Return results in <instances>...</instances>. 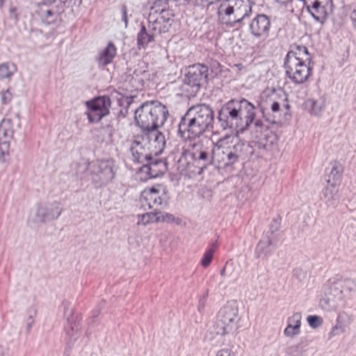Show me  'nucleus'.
Segmentation results:
<instances>
[{
	"instance_id": "1",
	"label": "nucleus",
	"mask_w": 356,
	"mask_h": 356,
	"mask_svg": "<svg viewBox=\"0 0 356 356\" xmlns=\"http://www.w3.org/2000/svg\"><path fill=\"white\" fill-rule=\"evenodd\" d=\"M256 107L242 97L232 99L218 111L217 121L223 131L243 133L255 120Z\"/></svg>"
},
{
	"instance_id": "2",
	"label": "nucleus",
	"mask_w": 356,
	"mask_h": 356,
	"mask_svg": "<svg viewBox=\"0 0 356 356\" xmlns=\"http://www.w3.org/2000/svg\"><path fill=\"white\" fill-rule=\"evenodd\" d=\"M214 111L208 104L191 106L181 117L178 125V135L184 140L199 138L213 129Z\"/></svg>"
},
{
	"instance_id": "3",
	"label": "nucleus",
	"mask_w": 356,
	"mask_h": 356,
	"mask_svg": "<svg viewBox=\"0 0 356 356\" xmlns=\"http://www.w3.org/2000/svg\"><path fill=\"white\" fill-rule=\"evenodd\" d=\"M165 106L159 101L145 102L135 111V121L143 133L157 129L164 124L168 116Z\"/></svg>"
},
{
	"instance_id": "4",
	"label": "nucleus",
	"mask_w": 356,
	"mask_h": 356,
	"mask_svg": "<svg viewBox=\"0 0 356 356\" xmlns=\"http://www.w3.org/2000/svg\"><path fill=\"white\" fill-rule=\"evenodd\" d=\"M254 4L251 0H223L218 10V19L230 27L240 26L252 13Z\"/></svg>"
},
{
	"instance_id": "5",
	"label": "nucleus",
	"mask_w": 356,
	"mask_h": 356,
	"mask_svg": "<svg viewBox=\"0 0 356 356\" xmlns=\"http://www.w3.org/2000/svg\"><path fill=\"white\" fill-rule=\"evenodd\" d=\"M209 67L204 64L195 63L186 69L183 83L180 87L182 94L188 98L194 97L208 81Z\"/></svg>"
},
{
	"instance_id": "6",
	"label": "nucleus",
	"mask_w": 356,
	"mask_h": 356,
	"mask_svg": "<svg viewBox=\"0 0 356 356\" xmlns=\"http://www.w3.org/2000/svg\"><path fill=\"white\" fill-rule=\"evenodd\" d=\"M228 138V135H226L219 139L216 143L209 140L191 143L193 165L198 168L199 174L213 164L216 147L220 149L221 147L220 143Z\"/></svg>"
},
{
	"instance_id": "7",
	"label": "nucleus",
	"mask_w": 356,
	"mask_h": 356,
	"mask_svg": "<svg viewBox=\"0 0 356 356\" xmlns=\"http://www.w3.org/2000/svg\"><path fill=\"white\" fill-rule=\"evenodd\" d=\"M88 170L92 184L95 188H102L115 179L118 166L113 159H103L90 163Z\"/></svg>"
},
{
	"instance_id": "8",
	"label": "nucleus",
	"mask_w": 356,
	"mask_h": 356,
	"mask_svg": "<svg viewBox=\"0 0 356 356\" xmlns=\"http://www.w3.org/2000/svg\"><path fill=\"white\" fill-rule=\"evenodd\" d=\"M238 308L235 300L228 301L218 312L216 321V334L224 335L236 327L239 321Z\"/></svg>"
},
{
	"instance_id": "9",
	"label": "nucleus",
	"mask_w": 356,
	"mask_h": 356,
	"mask_svg": "<svg viewBox=\"0 0 356 356\" xmlns=\"http://www.w3.org/2000/svg\"><path fill=\"white\" fill-rule=\"evenodd\" d=\"M111 101L108 96L102 95L94 97L86 102L88 111L86 113L90 123L99 122L110 113Z\"/></svg>"
},
{
	"instance_id": "10",
	"label": "nucleus",
	"mask_w": 356,
	"mask_h": 356,
	"mask_svg": "<svg viewBox=\"0 0 356 356\" xmlns=\"http://www.w3.org/2000/svg\"><path fill=\"white\" fill-rule=\"evenodd\" d=\"M172 10L156 9L150 12L147 19V28L156 34L161 35L169 31L173 22Z\"/></svg>"
},
{
	"instance_id": "11",
	"label": "nucleus",
	"mask_w": 356,
	"mask_h": 356,
	"mask_svg": "<svg viewBox=\"0 0 356 356\" xmlns=\"http://www.w3.org/2000/svg\"><path fill=\"white\" fill-rule=\"evenodd\" d=\"M339 284L332 283L325 290L319 302V305L323 310H336L343 302L345 296L339 287Z\"/></svg>"
},
{
	"instance_id": "12",
	"label": "nucleus",
	"mask_w": 356,
	"mask_h": 356,
	"mask_svg": "<svg viewBox=\"0 0 356 356\" xmlns=\"http://www.w3.org/2000/svg\"><path fill=\"white\" fill-rule=\"evenodd\" d=\"M63 211L61 204L58 201L40 204L36 209L34 220L42 223L55 220L58 218Z\"/></svg>"
},
{
	"instance_id": "13",
	"label": "nucleus",
	"mask_w": 356,
	"mask_h": 356,
	"mask_svg": "<svg viewBox=\"0 0 356 356\" xmlns=\"http://www.w3.org/2000/svg\"><path fill=\"white\" fill-rule=\"evenodd\" d=\"M165 191V187L161 184L153 186L151 188H146L140 195V201L142 207L145 208L147 206L150 209H153L155 205H162L163 199L161 197V193L164 194Z\"/></svg>"
},
{
	"instance_id": "14",
	"label": "nucleus",
	"mask_w": 356,
	"mask_h": 356,
	"mask_svg": "<svg viewBox=\"0 0 356 356\" xmlns=\"http://www.w3.org/2000/svg\"><path fill=\"white\" fill-rule=\"evenodd\" d=\"M13 122L10 118H5L0 122V154H8L10 141L14 136Z\"/></svg>"
},
{
	"instance_id": "15",
	"label": "nucleus",
	"mask_w": 356,
	"mask_h": 356,
	"mask_svg": "<svg viewBox=\"0 0 356 356\" xmlns=\"http://www.w3.org/2000/svg\"><path fill=\"white\" fill-rule=\"evenodd\" d=\"M270 27L269 17L264 14H258L249 25L250 33L257 38H266Z\"/></svg>"
},
{
	"instance_id": "16",
	"label": "nucleus",
	"mask_w": 356,
	"mask_h": 356,
	"mask_svg": "<svg viewBox=\"0 0 356 356\" xmlns=\"http://www.w3.org/2000/svg\"><path fill=\"white\" fill-rule=\"evenodd\" d=\"M167 168V163L165 160L152 154L150 159L141 167L140 171L147 174V178H155L163 175Z\"/></svg>"
},
{
	"instance_id": "17",
	"label": "nucleus",
	"mask_w": 356,
	"mask_h": 356,
	"mask_svg": "<svg viewBox=\"0 0 356 356\" xmlns=\"http://www.w3.org/2000/svg\"><path fill=\"white\" fill-rule=\"evenodd\" d=\"M148 139L149 149L154 156L160 155L165 146V138L163 133L157 129L143 132Z\"/></svg>"
},
{
	"instance_id": "18",
	"label": "nucleus",
	"mask_w": 356,
	"mask_h": 356,
	"mask_svg": "<svg viewBox=\"0 0 356 356\" xmlns=\"http://www.w3.org/2000/svg\"><path fill=\"white\" fill-rule=\"evenodd\" d=\"M129 151L131 154V160L135 163L144 164L146 163L147 160L150 159L152 152L149 147H146L145 145H143L138 140H134Z\"/></svg>"
},
{
	"instance_id": "19",
	"label": "nucleus",
	"mask_w": 356,
	"mask_h": 356,
	"mask_svg": "<svg viewBox=\"0 0 356 356\" xmlns=\"http://www.w3.org/2000/svg\"><path fill=\"white\" fill-rule=\"evenodd\" d=\"M276 243L277 241L273 238L263 236L255 248V257L267 259L276 248Z\"/></svg>"
},
{
	"instance_id": "20",
	"label": "nucleus",
	"mask_w": 356,
	"mask_h": 356,
	"mask_svg": "<svg viewBox=\"0 0 356 356\" xmlns=\"http://www.w3.org/2000/svg\"><path fill=\"white\" fill-rule=\"evenodd\" d=\"M343 174V166L337 161L330 162L325 168V176L327 184H339Z\"/></svg>"
},
{
	"instance_id": "21",
	"label": "nucleus",
	"mask_w": 356,
	"mask_h": 356,
	"mask_svg": "<svg viewBox=\"0 0 356 356\" xmlns=\"http://www.w3.org/2000/svg\"><path fill=\"white\" fill-rule=\"evenodd\" d=\"M64 316L66 318L67 325L70 327L69 329L67 328L66 334L69 336L70 340L74 342L79 337V318L78 316L74 317L72 309H70L67 306H65Z\"/></svg>"
},
{
	"instance_id": "22",
	"label": "nucleus",
	"mask_w": 356,
	"mask_h": 356,
	"mask_svg": "<svg viewBox=\"0 0 356 356\" xmlns=\"http://www.w3.org/2000/svg\"><path fill=\"white\" fill-rule=\"evenodd\" d=\"M117 54V48L113 42H109L106 47L100 51L95 58L99 67H104L113 63Z\"/></svg>"
},
{
	"instance_id": "23",
	"label": "nucleus",
	"mask_w": 356,
	"mask_h": 356,
	"mask_svg": "<svg viewBox=\"0 0 356 356\" xmlns=\"http://www.w3.org/2000/svg\"><path fill=\"white\" fill-rule=\"evenodd\" d=\"M140 31L137 33L136 44L138 49H145L149 43L155 41L157 35L154 31L149 29L143 23L140 24Z\"/></svg>"
},
{
	"instance_id": "24",
	"label": "nucleus",
	"mask_w": 356,
	"mask_h": 356,
	"mask_svg": "<svg viewBox=\"0 0 356 356\" xmlns=\"http://www.w3.org/2000/svg\"><path fill=\"white\" fill-rule=\"evenodd\" d=\"M300 53H294L293 51H289L284 63L285 73L287 76H291L293 72L300 65L305 63L302 58H298Z\"/></svg>"
},
{
	"instance_id": "25",
	"label": "nucleus",
	"mask_w": 356,
	"mask_h": 356,
	"mask_svg": "<svg viewBox=\"0 0 356 356\" xmlns=\"http://www.w3.org/2000/svg\"><path fill=\"white\" fill-rule=\"evenodd\" d=\"M332 4V0H315L313 2V18L323 24L327 18L325 7Z\"/></svg>"
},
{
	"instance_id": "26",
	"label": "nucleus",
	"mask_w": 356,
	"mask_h": 356,
	"mask_svg": "<svg viewBox=\"0 0 356 356\" xmlns=\"http://www.w3.org/2000/svg\"><path fill=\"white\" fill-rule=\"evenodd\" d=\"M301 318L302 316L300 313H295L288 318V325L284 331L286 337H292L299 334Z\"/></svg>"
},
{
	"instance_id": "27",
	"label": "nucleus",
	"mask_w": 356,
	"mask_h": 356,
	"mask_svg": "<svg viewBox=\"0 0 356 356\" xmlns=\"http://www.w3.org/2000/svg\"><path fill=\"white\" fill-rule=\"evenodd\" d=\"M327 185L323 191L325 202L328 206L335 207L339 202L338 195L339 184H327Z\"/></svg>"
},
{
	"instance_id": "28",
	"label": "nucleus",
	"mask_w": 356,
	"mask_h": 356,
	"mask_svg": "<svg viewBox=\"0 0 356 356\" xmlns=\"http://www.w3.org/2000/svg\"><path fill=\"white\" fill-rule=\"evenodd\" d=\"M177 163L179 168L181 170H187L191 165H193L191 143L187 146L185 145L181 147Z\"/></svg>"
},
{
	"instance_id": "29",
	"label": "nucleus",
	"mask_w": 356,
	"mask_h": 356,
	"mask_svg": "<svg viewBox=\"0 0 356 356\" xmlns=\"http://www.w3.org/2000/svg\"><path fill=\"white\" fill-rule=\"evenodd\" d=\"M310 70V67L303 63L293 72L291 76L288 77L295 83H302L309 76Z\"/></svg>"
},
{
	"instance_id": "30",
	"label": "nucleus",
	"mask_w": 356,
	"mask_h": 356,
	"mask_svg": "<svg viewBox=\"0 0 356 356\" xmlns=\"http://www.w3.org/2000/svg\"><path fill=\"white\" fill-rule=\"evenodd\" d=\"M64 11L63 6L59 5L56 6H44L40 8V13L42 17L48 19L53 17H56Z\"/></svg>"
},
{
	"instance_id": "31",
	"label": "nucleus",
	"mask_w": 356,
	"mask_h": 356,
	"mask_svg": "<svg viewBox=\"0 0 356 356\" xmlns=\"http://www.w3.org/2000/svg\"><path fill=\"white\" fill-rule=\"evenodd\" d=\"M159 216H161V211L148 212L143 214L138 215V224L146 225L149 223L159 222Z\"/></svg>"
},
{
	"instance_id": "32",
	"label": "nucleus",
	"mask_w": 356,
	"mask_h": 356,
	"mask_svg": "<svg viewBox=\"0 0 356 356\" xmlns=\"http://www.w3.org/2000/svg\"><path fill=\"white\" fill-rule=\"evenodd\" d=\"M222 149V161L224 163V165L225 167L232 166L235 163H238L239 161V159L237 157L236 155H234L232 152V151H229V149L225 147H220Z\"/></svg>"
},
{
	"instance_id": "33",
	"label": "nucleus",
	"mask_w": 356,
	"mask_h": 356,
	"mask_svg": "<svg viewBox=\"0 0 356 356\" xmlns=\"http://www.w3.org/2000/svg\"><path fill=\"white\" fill-rule=\"evenodd\" d=\"M333 283H340L339 287L344 292H348L349 293L356 292V282L354 280L350 278H344L338 280Z\"/></svg>"
},
{
	"instance_id": "34",
	"label": "nucleus",
	"mask_w": 356,
	"mask_h": 356,
	"mask_svg": "<svg viewBox=\"0 0 356 356\" xmlns=\"http://www.w3.org/2000/svg\"><path fill=\"white\" fill-rule=\"evenodd\" d=\"M217 248V243H213L211 247L207 249L203 254L200 264L204 268L208 267L213 257V254Z\"/></svg>"
},
{
	"instance_id": "35",
	"label": "nucleus",
	"mask_w": 356,
	"mask_h": 356,
	"mask_svg": "<svg viewBox=\"0 0 356 356\" xmlns=\"http://www.w3.org/2000/svg\"><path fill=\"white\" fill-rule=\"evenodd\" d=\"M280 229V222L273 219L269 225V229L264 234V236H268V238H273L274 241H277V234H276Z\"/></svg>"
},
{
	"instance_id": "36",
	"label": "nucleus",
	"mask_w": 356,
	"mask_h": 356,
	"mask_svg": "<svg viewBox=\"0 0 356 356\" xmlns=\"http://www.w3.org/2000/svg\"><path fill=\"white\" fill-rule=\"evenodd\" d=\"M134 99V97L132 96H126L122 97L118 99L119 105L124 106V110H121L120 111V115H122L123 118H125L128 113V108L130 105L132 104Z\"/></svg>"
},
{
	"instance_id": "37",
	"label": "nucleus",
	"mask_w": 356,
	"mask_h": 356,
	"mask_svg": "<svg viewBox=\"0 0 356 356\" xmlns=\"http://www.w3.org/2000/svg\"><path fill=\"white\" fill-rule=\"evenodd\" d=\"M245 147V144L242 140L237 141L234 145L226 147L229 151H232L234 155H236L240 159L243 153V149Z\"/></svg>"
},
{
	"instance_id": "38",
	"label": "nucleus",
	"mask_w": 356,
	"mask_h": 356,
	"mask_svg": "<svg viewBox=\"0 0 356 356\" xmlns=\"http://www.w3.org/2000/svg\"><path fill=\"white\" fill-rule=\"evenodd\" d=\"M341 315H339L337 319V324L332 327L330 332V337L341 334L345 332V325L341 321Z\"/></svg>"
},
{
	"instance_id": "39",
	"label": "nucleus",
	"mask_w": 356,
	"mask_h": 356,
	"mask_svg": "<svg viewBox=\"0 0 356 356\" xmlns=\"http://www.w3.org/2000/svg\"><path fill=\"white\" fill-rule=\"evenodd\" d=\"M145 68V66L144 64L143 66H138L133 72V76H136V78H138L139 81L143 82L145 79H149L148 76H149V74Z\"/></svg>"
},
{
	"instance_id": "40",
	"label": "nucleus",
	"mask_w": 356,
	"mask_h": 356,
	"mask_svg": "<svg viewBox=\"0 0 356 356\" xmlns=\"http://www.w3.org/2000/svg\"><path fill=\"white\" fill-rule=\"evenodd\" d=\"M168 0H156L151 8V12H155L156 9L170 10L168 8Z\"/></svg>"
},
{
	"instance_id": "41",
	"label": "nucleus",
	"mask_w": 356,
	"mask_h": 356,
	"mask_svg": "<svg viewBox=\"0 0 356 356\" xmlns=\"http://www.w3.org/2000/svg\"><path fill=\"white\" fill-rule=\"evenodd\" d=\"M13 75V72L9 70V64L4 63L0 65V79L9 78Z\"/></svg>"
},
{
	"instance_id": "42",
	"label": "nucleus",
	"mask_w": 356,
	"mask_h": 356,
	"mask_svg": "<svg viewBox=\"0 0 356 356\" xmlns=\"http://www.w3.org/2000/svg\"><path fill=\"white\" fill-rule=\"evenodd\" d=\"M289 51H293L294 53H300V54L298 55V58H302L301 56L302 55L307 56L309 55L308 49L305 46L301 45H295V46H291V49Z\"/></svg>"
},
{
	"instance_id": "43",
	"label": "nucleus",
	"mask_w": 356,
	"mask_h": 356,
	"mask_svg": "<svg viewBox=\"0 0 356 356\" xmlns=\"http://www.w3.org/2000/svg\"><path fill=\"white\" fill-rule=\"evenodd\" d=\"M13 99V95L9 90H3L1 92V101L3 104H9Z\"/></svg>"
},
{
	"instance_id": "44",
	"label": "nucleus",
	"mask_w": 356,
	"mask_h": 356,
	"mask_svg": "<svg viewBox=\"0 0 356 356\" xmlns=\"http://www.w3.org/2000/svg\"><path fill=\"white\" fill-rule=\"evenodd\" d=\"M208 295H209V291L207 290L203 293L202 296L199 299L197 309L200 312H202V310H204L205 305H206Z\"/></svg>"
},
{
	"instance_id": "45",
	"label": "nucleus",
	"mask_w": 356,
	"mask_h": 356,
	"mask_svg": "<svg viewBox=\"0 0 356 356\" xmlns=\"http://www.w3.org/2000/svg\"><path fill=\"white\" fill-rule=\"evenodd\" d=\"M121 15H122V21L124 23L125 28L128 26L129 22V16L127 13V8L126 5H122L121 7Z\"/></svg>"
},
{
	"instance_id": "46",
	"label": "nucleus",
	"mask_w": 356,
	"mask_h": 356,
	"mask_svg": "<svg viewBox=\"0 0 356 356\" xmlns=\"http://www.w3.org/2000/svg\"><path fill=\"white\" fill-rule=\"evenodd\" d=\"M159 222H170L175 220V217L172 214L168 213L163 214L161 212V216H159Z\"/></svg>"
},
{
	"instance_id": "47",
	"label": "nucleus",
	"mask_w": 356,
	"mask_h": 356,
	"mask_svg": "<svg viewBox=\"0 0 356 356\" xmlns=\"http://www.w3.org/2000/svg\"><path fill=\"white\" fill-rule=\"evenodd\" d=\"M323 323V318L316 315H313V328H316L321 326Z\"/></svg>"
},
{
	"instance_id": "48",
	"label": "nucleus",
	"mask_w": 356,
	"mask_h": 356,
	"mask_svg": "<svg viewBox=\"0 0 356 356\" xmlns=\"http://www.w3.org/2000/svg\"><path fill=\"white\" fill-rule=\"evenodd\" d=\"M216 356H235V355L231 350L224 348L219 350Z\"/></svg>"
},
{
	"instance_id": "49",
	"label": "nucleus",
	"mask_w": 356,
	"mask_h": 356,
	"mask_svg": "<svg viewBox=\"0 0 356 356\" xmlns=\"http://www.w3.org/2000/svg\"><path fill=\"white\" fill-rule=\"evenodd\" d=\"M212 3H213V1H209V0H195V4L197 6H207V7H209Z\"/></svg>"
},
{
	"instance_id": "50",
	"label": "nucleus",
	"mask_w": 356,
	"mask_h": 356,
	"mask_svg": "<svg viewBox=\"0 0 356 356\" xmlns=\"http://www.w3.org/2000/svg\"><path fill=\"white\" fill-rule=\"evenodd\" d=\"M270 109L272 112L277 113L280 110V104L277 102H273L271 104Z\"/></svg>"
},
{
	"instance_id": "51",
	"label": "nucleus",
	"mask_w": 356,
	"mask_h": 356,
	"mask_svg": "<svg viewBox=\"0 0 356 356\" xmlns=\"http://www.w3.org/2000/svg\"><path fill=\"white\" fill-rule=\"evenodd\" d=\"M58 3V0H42L44 6H51L53 3Z\"/></svg>"
},
{
	"instance_id": "52",
	"label": "nucleus",
	"mask_w": 356,
	"mask_h": 356,
	"mask_svg": "<svg viewBox=\"0 0 356 356\" xmlns=\"http://www.w3.org/2000/svg\"><path fill=\"white\" fill-rule=\"evenodd\" d=\"M350 18L353 21V25L356 29V10L352 11L350 14Z\"/></svg>"
},
{
	"instance_id": "53",
	"label": "nucleus",
	"mask_w": 356,
	"mask_h": 356,
	"mask_svg": "<svg viewBox=\"0 0 356 356\" xmlns=\"http://www.w3.org/2000/svg\"><path fill=\"white\" fill-rule=\"evenodd\" d=\"M253 122H254V125L255 127L259 128L261 129H263L264 123H263V122L261 120H256L254 122L253 121Z\"/></svg>"
},
{
	"instance_id": "54",
	"label": "nucleus",
	"mask_w": 356,
	"mask_h": 356,
	"mask_svg": "<svg viewBox=\"0 0 356 356\" xmlns=\"http://www.w3.org/2000/svg\"><path fill=\"white\" fill-rule=\"evenodd\" d=\"M284 96H285V98H284L285 102L283 104V106L286 110V111H289L291 106H290L289 104L288 103L287 95L286 94H284Z\"/></svg>"
},
{
	"instance_id": "55",
	"label": "nucleus",
	"mask_w": 356,
	"mask_h": 356,
	"mask_svg": "<svg viewBox=\"0 0 356 356\" xmlns=\"http://www.w3.org/2000/svg\"><path fill=\"white\" fill-rule=\"evenodd\" d=\"M312 106H313V115H317L322 109V106H320L319 107V109L318 110V111H316V102L313 101V104H312Z\"/></svg>"
},
{
	"instance_id": "56",
	"label": "nucleus",
	"mask_w": 356,
	"mask_h": 356,
	"mask_svg": "<svg viewBox=\"0 0 356 356\" xmlns=\"http://www.w3.org/2000/svg\"><path fill=\"white\" fill-rule=\"evenodd\" d=\"M33 323V319L32 318L31 316H30L29 318V320H28V323H27V331L29 332L31 327H32V324Z\"/></svg>"
},
{
	"instance_id": "57",
	"label": "nucleus",
	"mask_w": 356,
	"mask_h": 356,
	"mask_svg": "<svg viewBox=\"0 0 356 356\" xmlns=\"http://www.w3.org/2000/svg\"><path fill=\"white\" fill-rule=\"evenodd\" d=\"M226 270H227V264L221 269V270H220V275L221 276L227 275Z\"/></svg>"
},
{
	"instance_id": "58",
	"label": "nucleus",
	"mask_w": 356,
	"mask_h": 356,
	"mask_svg": "<svg viewBox=\"0 0 356 356\" xmlns=\"http://www.w3.org/2000/svg\"><path fill=\"white\" fill-rule=\"evenodd\" d=\"M307 321L308 324L312 327V315H309L307 317Z\"/></svg>"
},
{
	"instance_id": "59",
	"label": "nucleus",
	"mask_w": 356,
	"mask_h": 356,
	"mask_svg": "<svg viewBox=\"0 0 356 356\" xmlns=\"http://www.w3.org/2000/svg\"><path fill=\"white\" fill-rule=\"evenodd\" d=\"M307 10L312 15V7L310 6H307Z\"/></svg>"
},
{
	"instance_id": "60",
	"label": "nucleus",
	"mask_w": 356,
	"mask_h": 356,
	"mask_svg": "<svg viewBox=\"0 0 356 356\" xmlns=\"http://www.w3.org/2000/svg\"><path fill=\"white\" fill-rule=\"evenodd\" d=\"M278 2H280L282 3H284L287 0H277Z\"/></svg>"
},
{
	"instance_id": "61",
	"label": "nucleus",
	"mask_w": 356,
	"mask_h": 356,
	"mask_svg": "<svg viewBox=\"0 0 356 356\" xmlns=\"http://www.w3.org/2000/svg\"><path fill=\"white\" fill-rule=\"evenodd\" d=\"M192 1L193 0H184V2L186 3H189Z\"/></svg>"
},
{
	"instance_id": "62",
	"label": "nucleus",
	"mask_w": 356,
	"mask_h": 356,
	"mask_svg": "<svg viewBox=\"0 0 356 356\" xmlns=\"http://www.w3.org/2000/svg\"><path fill=\"white\" fill-rule=\"evenodd\" d=\"M213 64L217 65H220V63L218 61H214Z\"/></svg>"
},
{
	"instance_id": "63",
	"label": "nucleus",
	"mask_w": 356,
	"mask_h": 356,
	"mask_svg": "<svg viewBox=\"0 0 356 356\" xmlns=\"http://www.w3.org/2000/svg\"><path fill=\"white\" fill-rule=\"evenodd\" d=\"M14 11H15V8H10V12H14Z\"/></svg>"
},
{
	"instance_id": "64",
	"label": "nucleus",
	"mask_w": 356,
	"mask_h": 356,
	"mask_svg": "<svg viewBox=\"0 0 356 356\" xmlns=\"http://www.w3.org/2000/svg\"><path fill=\"white\" fill-rule=\"evenodd\" d=\"M0 356H5L2 352H0Z\"/></svg>"
}]
</instances>
